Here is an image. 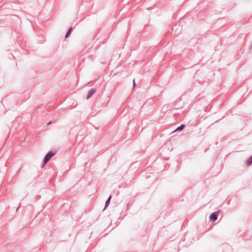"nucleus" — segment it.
<instances>
[{"mask_svg": "<svg viewBox=\"0 0 252 252\" xmlns=\"http://www.w3.org/2000/svg\"><path fill=\"white\" fill-rule=\"evenodd\" d=\"M51 123V122L50 121V122H49L48 123V125H49V124H50Z\"/></svg>", "mask_w": 252, "mask_h": 252, "instance_id": "9", "label": "nucleus"}, {"mask_svg": "<svg viewBox=\"0 0 252 252\" xmlns=\"http://www.w3.org/2000/svg\"><path fill=\"white\" fill-rule=\"evenodd\" d=\"M71 31H72V28H70L68 30V31H67V32H66V33L65 34V38H67L69 36V35H70V34L71 33Z\"/></svg>", "mask_w": 252, "mask_h": 252, "instance_id": "6", "label": "nucleus"}, {"mask_svg": "<svg viewBox=\"0 0 252 252\" xmlns=\"http://www.w3.org/2000/svg\"><path fill=\"white\" fill-rule=\"evenodd\" d=\"M95 92V91L94 89L92 90L89 93L87 99H88L90 97H91L93 94Z\"/></svg>", "mask_w": 252, "mask_h": 252, "instance_id": "3", "label": "nucleus"}, {"mask_svg": "<svg viewBox=\"0 0 252 252\" xmlns=\"http://www.w3.org/2000/svg\"><path fill=\"white\" fill-rule=\"evenodd\" d=\"M252 163V156L248 159L246 164L247 165H250Z\"/></svg>", "mask_w": 252, "mask_h": 252, "instance_id": "4", "label": "nucleus"}, {"mask_svg": "<svg viewBox=\"0 0 252 252\" xmlns=\"http://www.w3.org/2000/svg\"><path fill=\"white\" fill-rule=\"evenodd\" d=\"M133 86L134 87V86H135V81H134V80H133Z\"/></svg>", "mask_w": 252, "mask_h": 252, "instance_id": "8", "label": "nucleus"}, {"mask_svg": "<svg viewBox=\"0 0 252 252\" xmlns=\"http://www.w3.org/2000/svg\"><path fill=\"white\" fill-rule=\"evenodd\" d=\"M111 198V196H110L106 202L105 207H107L110 203Z\"/></svg>", "mask_w": 252, "mask_h": 252, "instance_id": "7", "label": "nucleus"}, {"mask_svg": "<svg viewBox=\"0 0 252 252\" xmlns=\"http://www.w3.org/2000/svg\"><path fill=\"white\" fill-rule=\"evenodd\" d=\"M184 127H185V125H182L179 127H177L175 130V131H178V130H182Z\"/></svg>", "mask_w": 252, "mask_h": 252, "instance_id": "5", "label": "nucleus"}, {"mask_svg": "<svg viewBox=\"0 0 252 252\" xmlns=\"http://www.w3.org/2000/svg\"><path fill=\"white\" fill-rule=\"evenodd\" d=\"M219 212L213 213L210 216V219L211 221H214L217 220Z\"/></svg>", "mask_w": 252, "mask_h": 252, "instance_id": "2", "label": "nucleus"}, {"mask_svg": "<svg viewBox=\"0 0 252 252\" xmlns=\"http://www.w3.org/2000/svg\"><path fill=\"white\" fill-rule=\"evenodd\" d=\"M55 154V153L52 152H49L47 154L44 158V163H46Z\"/></svg>", "mask_w": 252, "mask_h": 252, "instance_id": "1", "label": "nucleus"}]
</instances>
